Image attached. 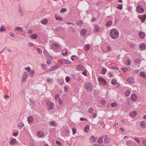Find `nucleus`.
I'll return each mask as SVG.
<instances>
[{
    "mask_svg": "<svg viewBox=\"0 0 146 146\" xmlns=\"http://www.w3.org/2000/svg\"><path fill=\"white\" fill-rule=\"evenodd\" d=\"M28 76V74L26 72H24L23 74L22 78V82H24L27 79Z\"/></svg>",
    "mask_w": 146,
    "mask_h": 146,
    "instance_id": "obj_6",
    "label": "nucleus"
},
{
    "mask_svg": "<svg viewBox=\"0 0 146 146\" xmlns=\"http://www.w3.org/2000/svg\"><path fill=\"white\" fill-rule=\"evenodd\" d=\"M98 80L100 84L102 85H106V82L105 80L102 77H99L98 78Z\"/></svg>",
    "mask_w": 146,
    "mask_h": 146,
    "instance_id": "obj_4",
    "label": "nucleus"
},
{
    "mask_svg": "<svg viewBox=\"0 0 146 146\" xmlns=\"http://www.w3.org/2000/svg\"><path fill=\"white\" fill-rule=\"evenodd\" d=\"M55 30L56 31H59L61 30L62 27H57L55 29Z\"/></svg>",
    "mask_w": 146,
    "mask_h": 146,
    "instance_id": "obj_40",
    "label": "nucleus"
},
{
    "mask_svg": "<svg viewBox=\"0 0 146 146\" xmlns=\"http://www.w3.org/2000/svg\"><path fill=\"white\" fill-rule=\"evenodd\" d=\"M17 143V141L15 139L13 138L10 141V144L11 145H13L16 143Z\"/></svg>",
    "mask_w": 146,
    "mask_h": 146,
    "instance_id": "obj_28",
    "label": "nucleus"
},
{
    "mask_svg": "<svg viewBox=\"0 0 146 146\" xmlns=\"http://www.w3.org/2000/svg\"><path fill=\"white\" fill-rule=\"evenodd\" d=\"M139 48L141 50H144L146 48V45L144 44H142L139 46Z\"/></svg>",
    "mask_w": 146,
    "mask_h": 146,
    "instance_id": "obj_24",
    "label": "nucleus"
},
{
    "mask_svg": "<svg viewBox=\"0 0 146 146\" xmlns=\"http://www.w3.org/2000/svg\"><path fill=\"white\" fill-rule=\"evenodd\" d=\"M60 47V44L57 42H53L51 45V47L53 50L58 49Z\"/></svg>",
    "mask_w": 146,
    "mask_h": 146,
    "instance_id": "obj_3",
    "label": "nucleus"
},
{
    "mask_svg": "<svg viewBox=\"0 0 146 146\" xmlns=\"http://www.w3.org/2000/svg\"><path fill=\"white\" fill-rule=\"evenodd\" d=\"M131 99L133 102L136 101L137 99V96L135 94H133L131 96Z\"/></svg>",
    "mask_w": 146,
    "mask_h": 146,
    "instance_id": "obj_10",
    "label": "nucleus"
},
{
    "mask_svg": "<svg viewBox=\"0 0 146 146\" xmlns=\"http://www.w3.org/2000/svg\"><path fill=\"white\" fill-rule=\"evenodd\" d=\"M90 48V45L88 44L85 45L84 46V48L86 52Z\"/></svg>",
    "mask_w": 146,
    "mask_h": 146,
    "instance_id": "obj_19",
    "label": "nucleus"
},
{
    "mask_svg": "<svg viewBox=\"0 0 146 146\" xmlns=\"http://www.w3.org/2000/svg\"><path fill=\"white\" fill-rule=\"evenodd\" d=\"M56 144H57L59 146H61V143L58 141H56Z\"/></svg>",
    "mask_w": 146,
    "mask_h": 146,
    "instance_id": "obj_63",
    "label": "nucleus"
},
{
    "mask_svg": "<svg viewBox=\"0 0 146 146\" xmlns=\"http://www.w3.org/2000/svg\"><path fill=\"white\" fill-rule=\"evenodd\" d=\"M37 135L38 137L40 138L44 137H45L44 132L42 131H39L37 132Z\"/></svg>",
    "mask_w": 146,
    "mask_h": 146,
    "instance_id": "obj_8",
    "label": "nucleus"
},
{
    "mask_svg": "<svg viewBox=\"0 0 146 146\" xmlns=\"http://www.w3.org/2000/svg\"><path fill=\"white\" fill-rule=\"evenodd\" d=\"M68 88V86L66 85H65L64 86V90L66 92L67 91V88Z\"/></svg>",
    "mask_w": 146,
    "mask_h": 146,
    "instance_id": "obj_62",
    "label": "nucleus"
},
{
    "mask_svg": "<svg viewBox=\"0 0 146 146\" xmlns=\"http://www.w3.org/2000/svg\"><path fill=\"white\" fill-rule=\"evenodd\" d=\"M72 133L73 135L75 134L76 133V130L75 128H72Z\"/></svg>",
    "mask_w": 146,
    "mask_h": 146,
    "instance_id": "obj_57",
    "label": "nucleus"
},
{
    "mask_svg": "<svg viewBox=\"0 0 146 146\" xmlns=\"http://www.w3.org/2000/svg\"><path fill=\"white\" fill-rule=\"evenodd\" d=\"M111 106L112 107H115L117 106V104L115 103H112L111 104Z\"/></svg>",
    "mask_w": 146,
    "mask_h": 146,
    "instance_id": "obj_51",
    "label": "nucleus"
},
{
    "mask_svg": "<svg viewBox=\"0 0 146 146\" xmlns=\"http://www.w3.org/2000/svg\"><path fill=\"white\" fill-rule=\"evenodd\" d=\"M37 52L39 54H41L42 53V52L40 50V49L38 48L37 49Z\"/></svg>",
    "mask_w": 146,
    "mask_h": 146,
    "instance_id": "obj_59",
    "label": "nucleus"
},
{
    "mask_svg": "<svg viewBox=\"0 0 146 146\" xmlns=\"http://www.w3.org/2000/svg\"><path fill=\"white\" fill-rule=\"evenodd\" d=\"M48 20L46 19H44L41 20L40 23L42 24L45 25L47 23H48Z\"/></svg>",
    "mask_w": 146,
    "mask_h": 146,
    "instance_id": "obj_26",
    "label": "nucleus"
},
{
    "mask_svg": "<svg viewBox=\"0 0 146 146\" xmlns=\"http://www.w3.org/2000/svg\"><path fill=\"white\" fill-rule=\"evenodd\" d=\"M62 53L64 56H66L67 54V53L66 50H63L62 51Z\"/></svg>",
    "mask_w": 146,
    "mask_h": 146,
    "instance_id": "obj_48",
    "label": "nucleus"
},
{
    "mask_svg": "<svg viewBox=\"0 0 146 146\" xmlns=\"http://www.w3.org/2000/svg\"><path fill=\"white\" fill-rule=\"evenodd\" d=\"M139 18L141 20L142 23H143L145 21V19L146 18V15H139Z\"/></svg>",
    "mask_w": 146,
    "mask_h": 146,
    "instance_id": "obj_11",
    "label": "nucleus"
},
{
    "mask_svg": "<svg viewBox=\"0 0 146 146\" xmlns=\"http://www.w3.org/2000/svg\"><path fill=\"white\" fill-rule=\"evenodd\" d=\"M66 11V8H62L60 11V12L61 13H64Z\"/></svg>",
    "mask_w": 146,
    "mask_h": 146,
    "instance_id": "obj_46",
    "label": "nucleus"
},
{
    "mask_svg": "<svg viewBox=\"0 0 146 146\" xmlns=\"http://www.w3.org/2000/svg\"><path fill=\"white\" fill-rule=\"evenodd\" d=\"M117 8L118 9L121 10L122 8V5L121 4H119L117 6Z\"/></svg>",
    "mask_w": 146,
    "mask_h": 146,
    "instance_id": "obj_49",
    "label": "nucleus"
},
{
    "mask_svg": "<svg viewBox=\"0 0 146 146\" xmlns=\"http://www.w3.org/2000/svg\"><path fill=\"white\" fill-rule=\"evenodd\" d=\"M121 70L123 72H127L128 71L127 68H125L122 67V68H121Z\"/></svg>",
    "mask_w": 146,
    "mask_h": 146,
    "instance_id": "obj_42",
    "label": "nucleus"
},
{
    "mask_svg": "<svg viewBox=\"0 0 146 146\" xmlns=\"http://www.w3.org/2000/svg\"><path fill=\"white\" fill-rule=\"evenodd\" d=\"M27 121L28 123L29 124L31 123H33V118L32 116H29L27 119Z\"/></svg>",
    "mask_w": 146,
    "mask_h": 146,
    "instance_id": "obj_12",
    "label": "nucleus"
},
{
    "mask_svg": "<svg viewBox=\"0 0 146 146\" xmlns=\"http://www.w3.org/2000/svg\"><path fill=\"white\" fill-rule=\"evenodd\" d=\"M107 72V69L106 68L103 67L101 73L103 74H105Z\"/></svg>",
    "mask_w": 146,
    "mask_h": 146,
    "instance_id": "obj_37",
    "label": "nucleus"
},
{
    "mask_svg": "<svg viewBox=\"0 0 146 146\" xmlns=\"http://www.w3.org/2000/svg\"><path fill=\"white\" fill-rule=\"evenodd\" d=\"M97 113H93L92 114V116L94 118L96 117L97 116Z\"/></svg>",
    "mask_w": 146,
    "mask_h": 146,
    "instance_id": "obj_64",
    "label": "nucleus"
},
{
    "mask_svg": "<svg viewBox=\"0 0 146 146\" xmlns=\"http://www.w3.org/2000/svg\"><path fill=\"white\" fill-rule=\"evenodd\" d=\"M94 32L98 33L100 31V28L98 26L97 24L94 25Z\"/></svg>",
    "mask_w": 146,
    "mask_h": 146,
    "instance_id": "obj_9",
    "label": "nucleus"
},
{
    "mask_svg": "<svg viewBox=\"0 0 146 146\" xmlns=\"http://www.w3.org/2000/svg\"><path fill=\"white\" fill-rule=\"evenodd\" d=\"M58 66L57 64L54 65L49 69H48L47 70V71L49 72L54 71L56 70Z\"/></svg>",
    "mask_w": 146,
    "mask_h": 146,
    "instance_id": "obj_7",
    "label": "nucleus"
},
{
    "mask_svg": "<svg viewBox=\"0 0 146 146\" xmlns=\"http://www.w3.org/2000/svg\"><path fill=\"white\" fill-rule=\"evenodd\" d=\"M24 124L23 123L20 124H19L18 125L19 127H20V129H22L23 127L24 126Z\"/></svg>",
    "mask_w": 146,
    "mask_h": 146,
    "instance_id": "obj_55",
    "label": "nucleus"
},
{
    "mask_svg": "<svg viewBox=\"0 0 146 146\" xmlns=\"http://www.w3.org/2000/svg\"><path fill=\"white\" fill-rule=\"evenodd\" d=\"M112 24V22L111 21H108L106 23V25L107 27L111 26Z\"/></svg>",
    "mask_w": 146,
    "mask_h": 146,
    "instance_id": "obj_39",
    "label": "nucleus"
},
{
    "mask_svg": "<svg viewBox=\"0 0 146 146\" xmlns=\"http://www.w3.org/2000/svg\"><path fill=\"white\" fill-rule=\"evenodd\" d=\"M50 125L54 127H56L57 126L56 123L53 121H52L51 122Z\"/></svg>",
    "mask_w": 146,
    "mask_h": 146,
    "instance_id": "obj_32",
    "label": "nucleus"
},
{
    "mask_svg": "<svg viewBox=\"0 0 146 146\" xmlns=\"http://www.w3.org/2000/svg\"><path fill=\"white\" fill-rule=\"evenodd\" d=\"M84 87L88 92H91L93 89V86L92 84L89 82L85 83Z\"/></svg>",
    "mask_w": 146,
    "mask_h": 146,
    "instance_id": "obj_2",
    "label": "nucleus"
},
{
    "mask_svg": "<svg viewBox=\"0 0 146 146\" xmlns=\"http://www.w3.org/2000/svg\"><path fill=\"white\" fill-rule=\"evenodd\" d=\"M108 76L110 78H111L113 77V75L112 74H111V73L110 72H109L108 73Z\"/></svg>",
    "mask_w": 146,
    "mask_h": 146,
    "instance_id": "obj_52",
    "label": "nucleus"
},
{
    "mask_svg": "<svg viewBox=\"0 0 146 146\" xmlns=\"http://www.w3.org/2000/svg\"><path fill=\"white\" fill-rule=\"evenodd\" d=\"M62 63L63 64H70V62L68 60L65 59H62L61 60Z\"/></svg>",
    "mask_w": 146,
    "mask_h": 146,
    "instance_id": "obj_13",
    "label": "nucleus"
},
{
    "mask_svg": "<svg viewBox=\"0 0 146 146\" xmlns=\"http://www.w3.org/2000/svg\"><path fill=\"white\" fill-rule=\"evenodd\" d=\"M136 10L137 12L139 13H142L144 11L143 8L140 5H138L137 6Z\"/></svg>",
    "mask_w": 146,
    "mask_h": 146,
    "instance_id": "obj_5",
    "label": "nucleus"
},
{
    "mask_svg": "<svg viewBox=\"0 0 146 146\" xmlns=\"http://www.w3.org/2000/svg\"><path fill=\"white\" fill-rule=\"evenodd\" d=\"M55 18L58 21H62V19L59 15L58 14L55 15Z\"/></svg>",
    "mask_w": 146,
    "mask_h": 146,
    "instance_id": "obj_20",
    "label": "nucleus"
},
{
    "mask_svg": "<svg viewBox=\"0 0 146 146\" xmlns=\"http://www.w3.org/2000/svg\"><path fill=\"white\" fill-rule=\"evenodd\" d=\"M6 29L3 26H1L0 28V32H3L5 31Z\"/></svg>",
    "mask_w": 146,
    "mask_h": 146,
    "instance_id": "obj_38",
    "label": "nucleus"
},
{
    "mask_svg": "<svg viewBox=\"0 0 146 146\" xmlns=\"http://www.w3.org/2000/svg\"><path fill=\"white\" fill-rule=\"evenodd\" d=\"M90 142L92 143H94L96 141V139L93 136H91L90 138Z\"/></svg>",
    "mask_w": 146,
    "mask_h": 146,
    "instance_id": "obj_29",
    "label": "nucleus"
},
{
    "mask_svg": "<svg viewBox=\"0 0 146 146\" xmlns=\"http://www.w3.org/2000/svg\"><path fill=\"white\" fill-rule=\"evenodd\" d=\"M19 10L21 16L22 17H23L24 15L23 12V9L22 6H21L20 5H19Z\"/></svg>",
    "mask_w": 146,
    "mask_h": 146,
    "instance_id": "obj_16",
    "label": "nucleus"
},
{
    "mask_svg": "<svg viewBox=\"0 0 146 146\" xmlns=\"http://www.w3.org/2000/svg\"><path fill=\"white\" fill-rule=\"evenodd\" d=\"M58 102L59 104L60 105H61L63 103V102L62 101V100L60 98H59L58 99Z\"/></svg>",
    "mask_w": 146,
    "mask_h": 146,
    "instance_id": "obj_47",
    "label": "nucleus"
},
{
    "mask_svg": "<svg viewBox=\"0 0 146 146\" xmlns=\"http://www.w3.org/2000/svg\"><path fill=\"white\" fill-rule=\"evenodd\" d=\"M110 141V139L107 136H106L105 137L104 142V143H107L109 142Z\"/></svg>",
    "mask_w": 146,
    "mask_h": 146,
    "instance_id": "obj_17",
    "label": "nucleus"
},
{
    "mask_svg": "<svg viewBox=\"0 0 146 146\" xmlns=\"http://www.w3.org/2000/svg\"><path fill=\"white\" fill-rule=\"evenodd\" d=\"M43 53L45 56H46L47 58H48L51 57V56L49 54L46 50L43 51Z\"/></svg>",
    "mask_w": 146,
    "mask_h": 146,
    "instance_id": "obj_23",
    "label": "nucleus"
},
{
    "mask_svg": "<svg viewBox=\"0 0 146 146\" xmlns=\"http://www.w3.org/2000/svg\"><path fill=\"white\" fill-rule=\"evenodd\" d=\"M140 126L143 128H145L146 127V123L144 121H142L140 122Z\"/></svg>",
    "mask_w": 146,
    "mask_h": 146,
    "instance_id": "obj_14",
    "label": "nucleus"
},
{
    "mask_svg": "<svg viewBox=\"0 0 146 146\" xmlns=\"http://www.w3.org/2000/svg\"><path fill=\"white\" fill-rule=\"evenodd\" d=\"M111 83L113 85L115 86L117 84V81L115 80H112L111 81Z\"/></svg>",
    "mask_w": 146,
    "mask_h": 146,
    "instance_id": "obj_36",
    "label": "nucleus"
},
{
    "mask_svg": "<svg viewBox=\"0 0 146 146\" xmlns=\"http://www.w3.org/2000/svg\"><path fill=\"white\" fill-rule=\"evenodd\" d=\"M46 80L50 84H52L53 83V79L52 78H47Z\"/></svg>",
    "mask_w": 146,
    "mask_h": 146,
    "instance_id": "obj_30",
    "label": "nucleus"
},
{
    "mask_svg": "<svg viewBox=\"0 0 146 146\" xmlns=\"http://www.w3.org/2000/svg\"><path fill=\"white\" fill-rule=\"evenodd\" d=\"M131 63V61L130 59L127 60L126 62V64L127 65L130 66Z\"/></svg>",
    "mask_w": 146,
    "mask_h": 146,
    "instance_id": "obj_44",
    "label": "nucleus"
},
{
    "mask_svg": "<svg viewBox=\"0 0 146 146\" xmlns=\"http://www.w3.org/2000/svg\"><path fill=\"white\" fill-rule=\"evenodd\" d=\"M25 69L27 70V71L29 72L31 71V68L29 67H27L25 68Z\"/></svg>",
    "mask_w": 146,
    "mask_h": 146,
    "instance_id": "obj_60",
    "label": "nucleus"
},
{
    "mask_svg": "<svg viewBox=\"0 0 146 146\" xmlns=\"http://www.w3.org/2000/svg\"><path fill=\"white\" fill-rule=\"evenodd\" d=\"M135 63L139 64L140 62V60L139 59H137L134 60Z\"/></svg>",
    "mask_w": 146,
    "mask_h": 146,
    "instance_id": "obj_50",
    "label": "nucleus"
},
{
    "mask_svg": "<svg viewBox=\"0 0 146 146\" xmlns=\"http://www.w3.org/2000/svg\"><path fill=\"white\" fill-rule=\"evenodd\" d=\"M131 93V91L129 90H127L125 93V95L126 96H129Z\"/></svg>",
    "mask_w": 146,
    "mask_h": 146,
    "instance_id": "obj_35",
    "label": "nucleus"
},
{
    "mask_svg": "<svg viewBox=\"0 0 146 146\" xmlns=\"http://www.w3.org/2000/svg\"><path fill=\"white\" fill-rule=\"evenodd\" d=\"M93 109L92 108H90L88 110V112L89 113H91L93 112Z\"/></svg>",
    "mask_w": 146,
    "mask_h": 146,
    "instance_id": "obj_56",
    "label": "nucleus"
},
{
    "mask_svg": "<svg viewBox=\"0 0 146 146\" xmlns=\"http://www.w3.org/2000/svg\"><path fill=\"white\" fill-rule=\"evenodd\" d=\"M76 68L79 70H82L83 67L82 65L79 64L76 66Z\"/></svg>",
    "mask_w": 146,
    "mask_h": 146,
    "instance_id": "obj_43",
    "label": "nucleus"
},
{
    "mask_svg": "<svg viewBox=\"0 0 146 146\" xmlns=\"http://www.w3.org/2000/svg\"><path fill=\"white\" fill-rule=\"evenodd\" d=\"M86 30L85 29H82L80 31V34L82 36H84L86 34Z\"/></svg>",
    "mask_w": 146,
    "mask_h": 146,
    "instance_id": "obj_22",
    "label": "nucleus"
},
{
    "mask_svg": "<svg viewBox=\"0 0 146 146\" xmlns=\"http://www.w3.org/2000/svg\"><path fill=\"white\" fill-rule=\"evenodd\" d=\"M48 106L49 107L48 110H50L52 109L53 108V104L52 102H49L47 103Z\"/></svg>",
    "mask_w": 146,
    "mask_h": 146,
    "instance_id": "obj_15",
    "label": "nucleus"
},
{
    "mask_svg": "<svg viewBox=\"0 0 146 146\" xmlns=\"http://www.w3.org/2000/svg\"><path fill=\"white\" fill-rule=\"evenodd\" d=\"M37 37V35L36 34H34L30 35V38L33 39H36Z\"/></svg>",
    "mask_w": 146,
    "mask_h": 146,
    "instance_id": "obj_31",
    "label": "nucleus"
},
{
    "mask_svg": "<svg viewBox=\"0 0 146 146\" xmlns=\"http://www.w3.org/2000/svg\"><path fill=\"white\" fill-rule=\"evenodd\" d=\"M127 81L129 83L132 84L134 82V80L131 78H129L127 80Z\"/></svg>",
    "mask_w": 146,
    "mask_h": 146,
    "instance_id": "obj_25",
    "label": "nucleus"
},
{
    "mask_svg": "<svg viewBox=\"0 0 146 146\" xmlns=\"http://www.w3.org/2000/svg\"><path fill=\"white\" fill-rule=\"evenodd\" d=\"M139 35L141 38H143L145 36V34L143 32H140L139 33Z\"/></svg>",
    "mask_w": 146,
    "mask_h": 146,
    "instance_id": "obj_21",
    "label": "nucleus"
},
{
    "mask_svg": "<svg viewBox=\"0 0 146 146\" xmlns=\"http://www.w3.org/2000/svg\"><path fill=\"white\" fill-rule=\"evenodd\" d=\"M111 68L113 70L116 69L118 70V68L116 66L114 67H112Z\"/></svg>",
    "mask_w": 146,
    "mask_h": 146,
    "instance_id": "obj_61",
    "label": "nucleus"
},
{
    "mask_svg": "<svg viewBox=\"0 0 146 146\" xmlns=\"http://www.w3.org/2000/svg\"><path fill=\"white\" fill-rule=\"evenodd\" d=\"M140 76H142L143 78H146V76L145 75V73L144 72H140Z\"/></svg>",
    "mask_w": 146,
    "mask_h": 146,
    "instance_id": "obj_33",
    "label": "nucleus"
},
{
    "mask_svg": "<svg viewBox=\"0 0 146 146\" xmlns=\"http://www.w3.org/2000/svg\"><path fill=\"white\" fill-rule=\"evenodd\" d=\"M35 73V71L33 70H31L30 72H29V75L30 76L32 77L33 76V74Z\"/></svg>",
    "mask_w": 146,
    "mask_h": 146,
    "instance_id": "obj_34",
    "label": "nucleus"
},
{
    "mask_svg": "<svg viewBox=\"0 0 146 146\" xmlns=\"http://www.w3.org/2000/svg\"><path fill=\"white\" fill-rule=\"evenodd\" d=\"M110 35L112 38L114 39H116L119 36V31L115 29H112L110 31Z\"/></svg>",
    "mask_w": 146,
    "mask_h": 146,
    "instance_id": "obj_1",
    "label": "nucleus"
},
{
    "mask_svg": "<svg viewBox=\"0 0 146 146\" xmlns=\"http://www.w3.org/2000/svg\"><path fill=\"white\" fill-rule=\"evenodd\" d=\"M137 112L136 111H133L129 113V115L132 117H134L136 116Z\"/></svg>",
    "mask_w": 146,
    "mask_h": 146,
    "instance_id": "obj_18",
    "label": "nucleus"
},
{
    "mask_svg": "<svg viewBox=\"0 0 146 146\" xmlns=\"http://www.w3.org/2000/svg\"><path fill=\"white\" fill-rule=\"evenodd\" d=\"M41 67H42V68L44 70H45L46 69V65H45L44 64H41Z\"/></svg>",
    "mask_w": 146,
    "mask_h": 146,
    "instance_id": "obj_54",
    "label": "nucleus"
},
{
    "mask_svg": "<svg viewBox=\"0 0 146 146\" xmlns=\"http://www.w3.org/2000/svg\"><path fill=\"white\" fill-rule=\"evenodd\" d=\"M15 30L16 31H23L22 28L18 26L15 29Z\"/></svg>",
    "mask_w": 146,
    "mask_h": 146,
    "instance_id": "obj_41",
    "label": "nucleus"
},
{
    "mask_svg": "<svg viewBox=\"0 0 146 146\" xmlns=\"http://www.w3.org/2000/svg\"><path fill=\"white\" fill-rule=\"evenodd\" d=\"M90 129V125H87L84 129V131L87 133L88 132Z\"/></svg>",
    "mask_w": 146,
    "mask_h": 146,
    "instance_id": "obj_27",
    "label": "nucleus"
},
{
    "mask_svg": "<svg viewBox=\"0 0 146 146\" xmlns=\"http://www.w3.org/2000/svg\"><path fill=\"white\" fill-rule=\"evenodd\" d=\"M65 80H66V82H69L70 80V78L69 77L66 76L65 78Z\"/></svg>",
    "mask_w": 146,
    "mask_h": 146,
    "instance_id": "obj_53",
    "label": "nucleus"
},
{
    "mask_svg": "<svg viewBox=\"0 0 146 146\" xmlns=\"http://www.w3.org/2000/svg\"><path fill=\"white\" fill-rule=\"evenodd\" d=\"M18 134H19V132H16L14 133L13 134V136H14L15 137H16L18 135Z\"/></svg>",
    "mask_w": 146,
    "mask_h": 146,
    "instance_id": "obj_58",
    "label": "nucleus"
},
{
    "mask_svg": "<svg viewBox=\"0 0 146 146\" xmlns=\"http://www.w3.org/2000/svg\"><path fill=\"white\" fill-rule=\"evenodd\" d=\"M102 137H100L98 139V143L100 144H101L102 143Z\"/></svg>",
    "mask_w": 146,
    "mask_h": 146,
    "instance_id": "obj_45",
    "label": "nucleus"
}]
</instances>
